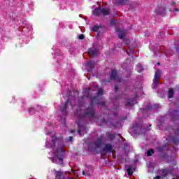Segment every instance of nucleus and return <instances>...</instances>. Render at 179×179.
Wrapping results in <instances>:
<instances>
[{"mask_svg":"<svg viewBox=\"0 0 179 179\" xmlns=\"http://www.w3.org/2000/svg\"><path fill=\"white\" fill-rule=\"evenodd\" d=\"M103 93L104 90L102 88H99L97 92V96L90 98L92 101L90 103V106L83 110L80 109L78 110H76L74 113V115H77L80 120H85L86 117H88L90 120H92V118H97V115H96L94 104H97L98 106H102V107H106V102L99 101V96H103Z\"/></svg>","mask_w":179,"mask_h":179,"instance_id":"nucleus-1","label":"nucleus"},{"mask_svg":"<svg viewBox=\"0 0 179 179\" xmlns=\"http://www.w3.org/2000/svg\"><path fill=\"white\" fill-rule=\"evenodd\" d=\"M92 15L96 17H99L101 15H102V16H108V15H110V8L101 7L96 8L92 10Z\"/></svg>","mask_w":179,"mask_h":179,"instance_id":"nucleus-2","label":"nucleus"},{"mask_svg":"<svg viewBox=\"0 0 179 179\" xmlns=\"http://www.w3.org/2000/svg\"><path fill=\"white\" fill-rule=\"evenodd\" d=\"M172 131H174L175 136H169L166 138L167 142H171L174 145H177L178 143V138H179V128L178 127H173L172 128Z\"/></svg>","mask_w":179,"mask_h":179,"instance_id":"nucleus-3","label":"nucleus"},{"mask_svg":"<svg viewBox=\"0 0 179 179\" xmlns=\"http://www.w3.org/2000/svg\"><path fill=\"white\" fill-rule=\"evenodd\" d=\"M67 94L69 96V99L66 100V101L64 103V106H62V108H60V110L62 112V114L63 115H66L68 114V112H66V108H68V105L69 104V103H71V99L70 97L72 94V92H71V90H68L67 91Z\"/></svg>","mask_w":179,"mask_h":179,"instance_id":"nucleus-4","label":"nucleus"},{"mask_svg":"<svg viewBox=\"0 0 179 179\" xmlns=\"http://www.w3.org/2000/svg\"><path fill=\"white\" fill-rule=\"evenodd\" d=\"M132 129L136 135H141L143 131V129H142V124L140 123L133 124Z\"/></svg>","mask_w":179,"mask_h":179,"instance_id":"nucleus-5","label":"nucleus"},{"mask_svg":"<svg viewBox=\"0 0 179 179\" xmlns=\"http://www.w3.org/2000/svg\"><path fill=\"white\" fill-rule=\"evenodd\" d=\"M169 115L171 117V121H178L179 120V106L177 110H174L171 112L169 110Z\"/></svg>","mask_w":179,"mask_h":179,"instance_id":"nucleus-6","label":"nucleus"},{"mask_svg":"<svg viewBox=\"0 0 179 179\" xmlns=\"http://www.w3.org/2000/svg\"><path fill=\"white\" fill-rule=\"evenodd\" d=\"M64 155H65V151L62 148H59L57 150V154L56 156L58 159V160L60 162V164H63L64 162Z\"/></svg>","mask_w":179,"mask_h":179,"instance_id":"nucleus-7","label":"nucleus"},{"mask_svg":"<svg viewBox=\"0 0 179 179\" xmlns=\"http://www.w3.org/2000/svg\"><path fill=\"white\" fill-rule=\"evenodd\" d=\"M95 65H96L95 61L87 62L86 64V68H87V72H93Z\"/></svg>","mask_w":179,"mask_h":179,"instance_id":"nucleus-8","label":"nucleus"},{"mask_svg":"<svg viewBox=\"0 0 179 179\" xmlns=\"http://www.w3.org/2000/svg\"><path fill=\"white\" fill-rule=\"evenodd\" d=\"M52 141L50 142V145L52 149H55V145H57V142H59V138L57 137L55 134L51 136Z\"/></svg>","mask_w":179,"mask_h":179,"instance_id":"nucleus-9","label":"nucleus"},{"mask_svg":"<svg viewBox=\"0 0 179 179\" xmlns=\"http://www.w3.org/2000/svg\"><path fill=\"white\" fill-rule=\"evenodd\" d=\"M160 80V71L157 70L155 74L154 83H155V89H156V86H159V80Z\"/></svg>","mask_w":179,"mask_h":179,"instance_id":"nucleus-10","label":"nucleus"},{"mask_svg":"<svg viewBox=\"0 0 179 179\" xmlns=\"http://www.w3.org/2000/svg\"><path fill=\"white\" fill-rule=\"evenodd\" d=\"M117 78H118V73H117V71L112 69L111 73L110 75V80H117Z\"/></svg>","mask_w":179,"mask_h":179,"instance_id":"nucleus-11","label":"nucleus"},{"mask_svg":"<svg viewBox=\"0 0 179 179\" xmlns=\"http://www.w3.org/2000/svg\"><path fill=\"white\" fill-rule=\"evenodd\" d=\"M102 142H103V137L102 136L96 138V140L94 143V145H95V148H101Z\"/></svg>","mask_w":179,"mask_h":179,"instance_id":"nucleus-12","label":"nucleus"},{"mask_svg":"<svg viewBox=\"0 0 179 179\" xmlns=\"http://www.w3.org/2000/svg\"><path fill=\"white\" fill-rule=\"evenodd\" d=\"M53 171L56 178L62 179V177H65V175H64V173H62L61 171H57L56 169H54Z\"/></svg>","mask_w":179,"mask_h":179,"instance_id":"nucleus-13","label":"nucleus"},{"mask_svg":"<svg viewBox=\"0 0 179 179\" xmlns=\"http://www.w3.org/2000/svg\"><path fill=\"white\" fill-rule=\"evenodd\" d=\"M103 152H113V145L110 143L106 144L103 148Z\"/></svg>","mask_w":179,"mask_h":179,"instance_id":"nucleus-14","label":"nucleus"},{"mask_svg":"<svg viewBox=\"0 0 179 179\" xmlns=\"http://www.w3.org/2000/svg\"><path fill=\"white\" fill-rule=\"evenodd\" d=\"M135 101H136L134 99H127L125 103L126 107H134Z\"/></svg>","mask_w":179,"mask_h":179,"instance_id":"nucleus-15","label":"nucleus"},{"mask_svg":"<svg viewBox=\"0 0 179 179\" xmlns=\"http://www.w3.org/2000/svg\"><path fill=\"white\" fill-rule=\"evenodd\" d=\"M161 173H162V177H167L168 174H171V170L162 169Z\"/></svg>","mask_w":179,"mask_h":179,"instance_id":"nucleus-16","label":"nucleus"},{"mask_svg":"<svg viewBox=\"0 0 179 179\" xmlns=\"http://www.w3.org/2000/svg\"><path fill=\"white\" fill-rule=\"evenodd\" d=\"M156 13H157V15H164V13H166V8L160 7L159 10H156Z\"/></svg>","mask_w":179,"mask_h":179,"instance_id":"nucleus-17","label":"nucleus"},{"mask_svg":"<svg viewBox=\"0 0 179 179\" xmlns=\"http://www.w3.org/2000/svg\"><path fill=\"white\" fill-rule=\"evenodd\" d=\"M88 54L89 55H90V57H96V55H97V50L89 49Z\"/></svg>","mask_w":179,"mask_h":179,"instance_id":"nucleus-18","label":"nucleus"},{"mask_svg":"<svg viewBox=\"0 0 179 179\" xmlns=\"http://www.w3.org/2000/svg\"><path fill=\"white\" fill-rule=\"evenodd\" d=\"M128 176H131L134 174V171H132V166L126 165L125 169H127Z\"/></svg>","mask_w":179,"mask_h":179,"instance_id":"nucleus-19","label":"nucleus"},{"mask_svg":"<svg viewBox=\"0 0 179 179\" xmlns=\"http://www.w3.org/2000/svg\"><path fill=\"white\" fill-rule=\"evenodd\" d=\"M115 5H125L128 0H115Z\"/></svg>","mask_w":179,"mask_h":179,"instance_id":"nucleus-20","label":"nucleus"},{"mask_svg":"<svg viewBox=\"0 0 179 179\" xmlns=\"http://www.w3.org/2000/svg\"><path fill=\"white\" fill-rule=\"evenodd\" d=\"M106 136L110 141H114L115 139V134H110L108 132L106 133Z\"/></svg>","mask_w":179,"mask_h":179,"instance_id":"nucleus-21","label":"nucleus"},{"mask_svg":"<svg viewBox=\"0 0 179 179\" xmlns=\"http://www.w3.org/2000/svg\"><path fill=\"white\" fill-rule=\"evenodd\" d=\"M118 38L122 40L125 37V32L124 31H119L117 33Z\"/></svg>","mask_w":179,"mask_h":179,"instance_id":"nucleus-22","label":"nucleus"},{"mask_svg":"<svg viewBox=\"0 0 179 179\" xmlns=\"http://www.w3.org/2000/svg\"><path fill=\"white\" fill-rule=\"evenodd\" d=\"M168 94L169 99H173V97H174V90L172 88H171L168 92Z\"/></svg>","mask_w":179,"mask_h":179,"instance_id":"nucleus-23","label":"nucleus"},{"mask_svg":"<svg viewBox=\"0 0 179 179\" xmlns=\"http://www.w3.org/2000/svg\"><path fill=\"white\" fill-rule=\"evenodd\" d=\"M99 29H100V27H99V25H95V26H93L92 27V31H94V33H97V31H99Z\"/></svg>","mask_w":179,"mask_h":179,"instance_id":"nucleus-24","label":"nucleus"},{"mask_svg":"<svg viewBox=\"0 0 179 179\" xmlns=\"http://www.w3.org/2000/svg\"><path fill=\"white\" fill-rule=\"evenodd\" d=\"M155 153V150L150 149L147 152V156L150 157Z\"/></svg>","mask_w":179,"mask_h":179,"instance_id":"nucleus-25","label":"nucleus"},{"mask_svg":"<svg viewBox=\"0 0 179 179\" xmlns=\"http://www.w3.org/2000/svg\"><path fill=\"white\" fill-rule=\"evenodd\" d=\"M29 114H34V113H36V109H34V108H30L29 109Z\"/></svg>","mask_w":179,"mask_h":179,"instance_id":"nucleus-26","label":"nucleus"},{"mask_svg":"<svg viewBox=\"0 0 179 179\" xmlns=\"http://www.w3.org/2000/svg\"><path fill=\"white\" fill-rule=\"evenodd\" d=\"M79 40H84L85 39V35L83 34H81L78 36Z\"/></svg>","mask_w":179,"mask_h":179,"instance_id":"nucleus-27","label":"nucleus"},{"mask_svg":"<svg viewBox=\"0 0 179 179\" xmlns=\"http://www.w3.org/2000/svg\"><path fill=\"white\" fill-rule=\"evenodd\" d=\"M50 159L51 160L52 163H57V159H55V157H50Z\"/></svg>","mask_w":179,"mask_h":179,"instance_id":"nucleus-28","label":"nucleus"},{"mask_svg":"<svg viewBox=\"0 0 179 179\" xmlns=\"http://www.w3.org/2000/svg\"><path fill=\"white\" fill-rule=\"evenodd\" d=\"M157 149L159 150V152H160V153H163V148L157 147Z\"/></svg>","mask_w":179,"mask_h":179,"instance_id":"nucleus-29","label":"nucleus"},{"mask_svg":"<svg viewBox=\"0 0 179 179\" xmlns=\"http://www.w3.org/2000/svg\"><path fill=\"white\" fill-rule=\"evenodd\" d=\"M145 108H146V110H148L149 111V110H152V106H147L145 107Z\"/></svg>","mask_w":179,"mask_h":179,"instance_id":"nucleus-30","label":"nucleus"},{"mask_svg":"<svg viewBox=\"0 0 179 179\" xmlns=\"http://www.w3.org/2000/svg\"><path fill=\"white\" fill-rule=\"evenodd\" d=\"M73 141V137L72 136L69 137V142H72Z\"/></svg>","mask_w":179,"mask_h":179,"instance_id":"nucleus-31","label":"nucleus"},{"mask_svg":"<svg viewBox=\"0 0 179 179\" xmlns=\"http://www.w3.org/2000/svg\"><path fill=\"white\" fill-rule=\"evenodd\" d=\"M171 6H176V1H171Z\"/></svg>","mask_w":179,"mask_h":179,"instance_id":"nucleus-32","label":"nucleus"},{"mask_svg":"<svg viewBox=\"0 0 179 179\" xmlns=\"http://www.w3.org/2000/svg\"><path fill=\"white\" fill-rule=\"evenodd\" d=\"M118 92V86L115 85V93H117Z\"/></svg>","mask_w":179,"mask_h":179,"instance_id":"nucleus-33","label":"nucleus"},{"mask_svg":"<svg viewBox=\"0 0 179 179\" xmlns=\"http://www.w3.org/2000/svg\"><path fill=\"white\" fill-rule=\"evenodd\" d=\"M175 50H176V52H178V54H179V47L175 48Z\"/></svg>","mask_w":179,"mask_h":179,"instance_id":"nucleus-34","label":"nucleus"},{"mask_svg":"<svg viewBox=\"0 0 179 179\" xmlns=\"http://www.w3.org/2000/svg\"><path fill=\"white\" fill-rule=\"evenodd\" d=\"M101 122H104L105 124H107V120L103 119V120H101Z\"/></svg>","mask_w":179,"mask_h":179,"instance_id":"nucleus-35","label":"nucleus"},{"mask_svg":"<svg viewBox=\"0 0 179 179\" xmlns=\"http://www.w3.org/2000/svg\"><path fill=\"white\" fill-rule=\"evenodd\" d=\"M83 176H86V171H83Z\"/></svg>","mask_w":179,"mask_h":179,"instance_id":"nucleus-36","label":"nucleus"},{"mask_svg":"<svg viewBox=\"0 0 179 179\" xmlns=\"http://www.w3.org/2000/svg\"><path fill=\"white\" fill-rule=\"evenodd\" d=\"M112 127H113L114 128H117V124H112Z\"/></svg>","mask_w":179,"mask_h":179,"instance_id":"nucleus-37","label":"nucleus"},{"mask_svg":"<svg viewBox=\"0 0 179 179\" xmlns=\"http://www.w3.org/2000/svg\"><path fill=\"white\" fill-rule=\"evenodd\" d=\"M78 134H79L80 136L82 135V133H81V131H80V130H78Z\"/></svg>","mask_w":179,"mask_h":179,"instance_id":"nucleus-38","label":"nucleus"},{"mask_svg":"<svg viewBox=\"0 0 179 179\" xmlns=\"http://www.w3.org/2000/svg\"><path fill=\"white\" fill-rule=\"evenodd\" d=\"M159 178H160V176H157L155 178H154V179H159Z\"/></svg>","mask_w":179,"mask_h":179,"instance_id":"nucleus-39","label":"nucleus"},{"mask_svg":"<svg viewBox=\"0 0 179 179\" xmlns=\"http://www.w3.org/2000/svg\"><path fill=\"white\" fill-rule=\"evenodd\" d=\"M71 134H75V130H71Z\"/></svg>","mask_w":179,"mask_h":179,"instance_id":"nucleus-40","label":"nucleus"},{"mask_svg":"<svg viewBox=\"0 0 179 179\" xmlns=\"http://www.w3.org/2000/svg\"><path fill=\"white\" fill-rule=\"evenodd\" d=\"M81 100H85V96H81Z\"/></svg>","mask_w":179,"mask_h":179,"instance_id":"nucleus-41","label":"nucleus"},{"mask_svg":"<svg viewBox=\"0 0 179 179\" xmlns=\"http://www.w3.org/2000/svg\"><path fill=\"white\" fill-rule=\"evenodd\" d=\"M175 10H176V12H179V9H178V8H175Z\"/></svg>","mask_w":179,"mask_h":179,"instance_id":"nucleus-42","label":"nucleus"},{"mask_svg":"<svg viewBox=\"0 0 179 179\" xmlns=\"http://www.w3.org/2000/svg\"><path fill=\"white\" fill-rule=\"evenodd\" d=\"M122 120H127V116H125L123 118H122Z\"/></svg>","mask_w":179,"mask_h":179,"instance_id":"nucleus-43","label":"nucleus"},{"mask_svg":"<svg viewBox=\"0 0 179 179\" xmlns=\"http://www.w3.org/2000/svg\"><path fill=\"white\" fill-rule=\"evenodd\" d=\"M87 92H90V88H87Z\"/></svg>","mask_w":179,"mask_h":179,"instance_id":"nucleus-44","label":"nucleus"},{"mask_svg":"<svg viewBox=\"0 0 179 179\" xmlns=\"http://www.w3.org/2000/svg\"><path fill=\"white\" fill-rule=\"evenodd\" d=\"M113 115L114 117H117V114L115 113L113 114Z\"/></svg>","mask_w":179,"mask_h":179,"instance_id":"nucleus-45","label":"nucleus"},{"mask_svg":"<svg viewBox=\"0 0 179 179\" xmlns=\"http://www.w3.org/2000/svg\"><path fill=\"white\" fill-rule=\"evenodd\" d=\"M131 54H134V51L133 50H131L130 52Z\"/></svg>","mask_w":179,"mask_h":179,"instance_id":"nucleus-46","label":"nucleus"},{"mask_svg":"<svg viewBox=\"0 0 179 179\" xmlns=\"http://www.w3.org/2000/svg\"><path fill=\"white\" fill-rule=\"evenodd\" d=\"M157 65H160V63H159V62H158V63H157Z\"/></svg>","mask_w":179,"mask_h":179,"instance_id":"nucleus-47","label":"nucleus"},{"mask_svg":"<svg viewBox=\"0 0 179 179\" xmlns=\"http://www.w3.org/2000/svg\"><path fill=\"white\" fill-rule=\"evenodd\" d=\"M157 108H159V105H157Z\"/></svg>","mask_w":179,"mask_h":179,"instance_id":"nucleus-48","label":"nucleus"},{"mask_svg":"<svg viewBox=\"0 0 179 179\" xmlns=\"http://www.w3.org/2000/svg\"><path fill=\"white\" fill-rule=\"evenodd\" d=\"M152 127V124L150 125V127Z\"/></svg>","mask_w":179,"mask_h":179,"instance_id":"nucleus-49","label":"nucleus"},{"mask_svg":"<svg viewBox=\"0 0 179 179\" xmlns=\"http://www.w3.org/2000/svg\"><path fill=\"white\" fill-rule=\"evenodd\" d=\"M173 179H176V178H173Z\"/></svg>","mask_w":179,"mask_h":179,"instance_id":"nucleus-50","label":"nucleus"}]
</instances>
